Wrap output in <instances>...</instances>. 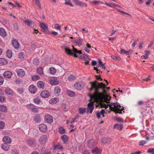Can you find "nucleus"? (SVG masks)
<instances>
[{"label":"nucleus","instance_id":"obj_59","mask_svg":"<svg viewBox=\"0 0 154 154\" xmlns=\"http://www.w3.org/2000/svg\"><path fill=\"white\" fill-rule=\"evenodd\" d=\"M5 101V99L4 97L0 96V101L2 102H4Z\"/></svg>","mask_w":154,"mask_h":154},{"label":"nucleus","instance_id":"obj_19","mask_svg":"<svg viewBox=\"0 0 154 154\" xmlns=\"http://www.w3.org/2000/svg\"><path fill=\"white\" fill-rule=\"evenodd\" d=\"M12 74V72L11 71H6L4 72L3 75L5 78L9 79L11 78Z\"/></svg>","mask_w":154,"mask_h":154},{"label":"nucleus","instance_id":"obj_63","mask_svg":"<svg viewBox=\"0 0 154 154\" xmlns=\"http://www.w3.org/2000/svg\"><path fill=\"white\" fill-rule=\"evenodd\" d=\"M46 149L45 147H43L41 149V152L42 154L46 153Z\"/></svg>","mask_w":154,"mask_h":154},{"label":"nucleus","instance_id":"obj_38","mask_svg":"<svg viewBox=\"0 0 154 154\" xmlns=\"http://www.w3.org/2000/svg\"><path fill=\"white\" fill-rule=\"evenodd\" d=\"M86 108H80L79 109V113L81 114H83L86 112Z\"/></svg>","mask_w":154,"mask_h":154},{"label":"nucleus","instance_id":"obj_61","mask_svg":"<svg viewBox=\"0 0 154 154\" xmlns=\"http://www.w3.org/2000/svg\"><path fill=\"white\" fill-rule=\"evenodd\" d=\"M54 27L56 29H58L59 30H60V28H61V27L60 26H59V24H55Z\"/></svg>","mask_w":154,"mask_h":154},{"label":"nucleus","instance_id":"obj_31","mask_svg":"<svg viewBox=\"0 0 154 154\" xmlns=\"http://www.w3.org/2000/svg\"><path fill=\"white\" fill-rule=\"evenodd\" d=\"M123 126V125L122 124H116L114 125L113 128L121 130L122 129Z\"/></svg>","mask_w":154,"mask_h":154},{"label":"nucleus","instance_id":"obj_25","mask_svg":"<svg viewBox=\"0 0 154 154\" xmlns=\"http://www.w3.org/2000/svg\"><path fill=\"white\" fill-rule=\"evenodd\" d=\"M5 92L7 94L10 95H12L14 94L13 91L9 88H7L5 89Z\"/></svg>","mask_w":154,"mask_h":154},{"label":"nucleus","instance_id":"obj_49","mask_svg":"<svg viewBox=\"0 0 154 154\" xmlns=\"http://www.w3.org/2000/svg\"><path fill=\"white\" fill-rule=\"evenodd\" d=\"M120 53L121 54H126V55H128V51H125L123 49H121L120 50Z\"/></svg>","mask_w":154,"mask_h":154},{"label":"nucleus","instance_id":"obj_24","mask_svg":"<svg viewBox=\"0 0 154 154\" xmlns=\"http://www.w3.org/2000/svg\"><path fill=\"white\" fill-rule=\"evenodd\" d=\"M0 35L2 37L4 38L6 35V32L5 29L2 28H0Z\"/></svg>","mask_w":154,"mask_h":154},{"label":"nucleus","instance_id":"obj_12","mask_svg":"<svg viewBox=\"0 0 154 154\" xmlns=\"http://www.w3.org/2000/svg\"><path fill=\"white\" fill-rule=\"evenodd\" d=\"M40 131L42 132H45L47 131V126L44 124H42L39 126Z\"/></svg>","mask_w":154,"mask_h":154},{"label":"nucleus","instance_id":"obj_3","mask_svg":"<svg viewBox=\"0 0 154 154\" xmlns=\"http://www.w3.org/2000/svg\"><path fill=\"white\" fill-rule=\"evenodd\" d=\"M110 106L111 109L115 112V114L119 113V114H122V112H124V111L123 110V107L122 108H120L121 107V106H120V104L119 103H111L109 104Z\"/></svg>","mask_w":154,"mask_h":154},{"label":"nucleus","instance_id":"obj_47","mask_svg":"<svg viewBox=\"0 0 154 154\" xmlns=\"http://www.w3.org/2000/svg\"><path fill=\"white\" fill-rule=\"evenodd\" d=\"M33 63L34 65L37 66L39 64V61L38 59H34L33 60Z\"/></svg>","mask_w":154,"mask_h":154},{"label":"nucleus","instance_id":"obj_29","mask_svg":"<svg viewBox=\"0 0 154 154\" xmlns=\"http://www.w3.org/2000/svg\"><path fill=\"white\" fill-rule=\"evenodd\" d=\"M34 121L37 123H39L41 122V118L39 115H37L34 117Z\"/></svg>","mask_w":154,"mask_h":154},{"label":"nucleus","instance_id":"obj_15","mask_svg":"<svg viewBox=\"0 0 154 154\" xmlns=\"http://www.w3.org/2000/svg\"><path fill=\"white\" fill-rule=\"evenodd\" d=\"M78 40L76 41L75 40H72V42H73L76 45L80 46L82 45V42L83 41V39L81 38L80 37L78 38Z\"/></svg>","mask_w":154,"mask_h":154},{"label":"nucleus","instance_id":"obj_64","mask_svg":"<svg viewBox=\"0 0 154 154\" xmlns=\"http://www.w3.org/2000/svg\"><path fill=\"white\" fill-rule=\"evenodd\" d=\"M111 57L115 60H117L119 59V58L118 57L114 55H112Z\"/></svg>","mask_w":154,"mask_h":154},{"label":"nucleus","instance_id":"obj_8","mask_svg":"<svg viewBox=\"0 0 154 154\" xmlns=\"http://www.w3.org/2000/svg\"><path fill=\"white\" fill-rule=\"evenodd\" d=\"M44 119L45 122L48 124H51L53 122L52 117L50 115H45Z\"/></svg>","mask_w":154,"mask_h":154},{"label":"nucleus","instance_id":"obj_36","mask_svg":"<svg viewBox=\"0 0 154 154\" xmlns=\"http://www.w3.org/2000/svg\"><path fill=\"white\" fill-rule=\"evenodd\" d=\"M16 91L19 94H22L24 93V89L22 88H17Z\"/></svg>","mask_w":154,"mask_h":154},{"label":"nucleus","instance_id":"obj_1","mask_svg":"<svg viewBox=\"0 0 154 154\" xmlns=\"http://www.w3.org/2000/svg\"><path fill=\"white\" fill-rule=\"evenodd\" d=\"M63 49L67 54L73 55L76 57H79L80 59L85 61L86 65L88 64L91 58L87 54H83L82 55H81L82 54L81 51H78L76 49L74 48H73L72 50H71L68 47L66 46H64Z\"/></svg>","mask_w":154,"mask_h":154},{"label":"nucleus","instance_id":"obj_44","mask_svg":"<svg viewBox=\"0 0 154 154\" xmlns=\"http://www.w3.org/2000/svg\"><path fill=\"white\" fill-rule=\"evenodd\" d=\"M27 142L29 145L32 146L34 144L35 141L33 139H29L27 140Z\"/></svg>","mask_w":154,"mask_h":154},{"label":"nucleus","instance_id":"obj_23","mask_svg":"<svg viewBox=\"0 0 154 154\" xmlns=\"http://www.w3.org/2000/svg\"><path fill=\"white\" fill-rule=\"evenodd\" d=\"M8 143H3L2 145V147L4 150L7 151L9 149L10 146Z\"/></svg>","mask_w":154,"mask_h":154},{"label":"nucleus","instance_id":"obj_33","mask_svg":"<svg viewBox=\"0 0 154 154\" xmlns=\"http://www.w3.org/2000/svg\"><path fill=\"white\" fill-rule=\"evenodd\" d=\"M66 93L68 95L71 97H73L75 95V94L74 92L69 90H67L66 91Z\"/></svg>","mask_w":154,"mask_h":154},{"label":"nucleus","instance_id":"obj_30","mask_svg":"<svg viewBox=\"0 0 154 154\" xmlns=\"http://www.w3.org/2000/svg\"><path fill=\"white\" fill-rule=\"evenodd\" d=\"M61 139L64 144H66L68 139V137L66 135H63L61 136Z\"/></svg>","mask_w":154,"mask_h":154},{"label":"nucleus","instance_id":"obj_39","mask_svg":"<svg viewBox=\"0 0 154 154\" xmlns=\"http://www.w3.org/2000/svg\"><path fill=\"white\" fill-rule=\"evenodd\" d=\"M6 55L9 58L12 57V51L10 50H8L6 52Z\"/></svg>","mask_w":154,"mask_h":154},{"label":"nucleus","instance_id":"obj_43","mask_svg":"<svg viewBox=\"0 0 154 154\" xmlns=\"http://www.w3.org/2000/svg\"><path fill=\"white\" fill-rule=\"evenodd\" d=\"M50 73L52 75L55 74L56 72V69L53 67H51L50 68Z\"/></svg>","mask_w":154,"mask_h":154},{"label":"nucleus","instance_id":"obj_42","mask_svg":"<svg viewBox=\"0 0 154 154\" xmlns=\"http://www.w3.org/2000/svg\"><path fill=\"white\" fill-rule=\"evenodd\" d=\"M91 4L93 5H97L100 4H103V2L100 1H93L91 2Z\"/></svg>","mask_w":154,"mask_h":154},{"label":"nucleus","instance_id":"obj_34","mask_svg":"<svg viewBox=\"0 0 154 154\" xmlns=\"http://www.w3.org/2000/svg\"><path fill=\"white\" fill-rule=\"evenodd\" d=\"M33 1L39 9H42L41 5L39 0H33Z\"/></svg>","mask_w":154,"mask_h":154},{"label":"nucleus","instance_id":"obj_6","mask_svg":"<svg viewBox=\"0 0 154 154\" xmlns=\"http://www.w3.org/2000/svg\"><path fill=\"white\" fill-rule=\"evenodd\" d=\"M26 106L28 108L31 109L34 112L37 113L38 112V107L33 104H28Z\"/></svg>","mask_w":154,"mask_h":154},{"label":"nucleus","instance_id":"obj_55","mask_svg":"<svg viewBox=\"0 0 154 154\" xmlns=\"http://www.w3.org/2000/svg\"><path fill=\"white\" fill-rule=\"evenodd\" d=\"M147 151L149 153H151L152 154H154V148H149L147 150Z\"/></svg>","mask_w":154,"mask_h":154},{"label":"nucleus","instance_id":"obj_9","mask_svg":"<svg viewBox=\"0 0 154 154\" xmlns=\"http://www.w3.org/2000/svg\"><path fill=\"white\" fill-rule=\"evenodd\" d=\"M40 25L41 29L44 32L46 33L48 32V26L47 24L44 23H41Z\"/></svg>","mask_w":154,"mask_h":154},{"label":"nucleus","instance_id":"obj_4","mask_svg":"<svg viewBox=\"0 0 154 154\" xmlns=\"http://www.w3.org/2000/svg\"><path fill=\"white\" fill-rule=\"evenodd\" d=\"M84 83L81 81L76 82L74 85L75 88L77 90H80L85 87Z\"/></svg>","mask_w":154,"mask_h":154},{"label":"nucleus","instance_id":"obj_40","mask_svg":"<svg viewBox=\"0 0 154 154\" xmlns=\"http://www.w3.org/2000/svg\"><path fill=\"white\" fill-rule=\"evenodd\" d=\"M24 23L29 26L32 24L33 23V22L32 21H30L29 20H26L24 21Z\"/></svg>","mask_w":154,"mask_h":154},{"label":"nucleus","instance_id":"obj_27","mask_svg":"<svg viewBox=\"0 0 154 154\" xmlns=\"http://www.w3.org/2000/svg\"><path fill=\"white\" fill-rule=\"evenodd\" d=\"M92 153L94 154H100L101 152V150L97 147H95L92 150Z\"/></svg>","mask_w":154,"mask_h":154},{"label":"nucleus","instance_id":"obj_28","mask_svg":"<svg viewBox=\"0 0 154 154\" xmlns=\"http://www.w3.org/2000/svg\"><path fill=\"white\" fill-rule=\"evenodd\" d=\"M0 111L4 112H7V108L6 106L3 105H0Z\"/></svg>","mask_w":154,"mask_h":154},{"label":"nucleus","instance_id":"obj_21","mask_svg":"<svg viewBox=\"0 0 154 154\" xmlns=\"http://www.w3.org/2000/svg\"><path fill=\"white\" fill-rule=\"evenodd\" d=\"M17 75L20 77L24 76L25 75V73L24 70L22 69H18L17 71Z\"/></svg>","mask_w":154,"mask_h":154},{"label":"nucleus","instance_id":"obj_20","mask_svg":"<svg viewBox=\"0 0 154 154\" xmlns=\"http://www.w3.org/2000/svg\"><path fill=\"white\" fill-rule=\"evenodd\" d=\"M50 83L52 85H55L58 84V82L55 78H51L50 80Z\"/></svg>","mask_w":154,"mask_h":154},{"label":"nucleus","instance_id":"obj_58","mask_svg":"<svg viewBox=\"0 0 154 154\" xmlns=\"http://www.w3.org/2000/svg\"><path fill=\"white\" fill-rule=\"evenodd\" d=\"M146 143V141L145 140H142L140 141L139 142V144L140 146H143L144 144Z\"/></svg>","mask_w":154,"mask_h":154},{"label":"nucleus","instance_id":"obj_57","mask_svg":"<svg viewBox=\"0 0 154 154\" xmlns=\"http://www.w3.org/2000/svg\"><path fill=\"white\" fill-rule=\"evenodd\" d=\"M4 81L3 77L0 75V85H2L3 84Z\"/></svg>","mask_w":154,"mask_h":154},{"label":"nucleus","instance_id":"obj_45","mask_svg":"<svg viewBox=\"0 0 154 154\" xmlns=\"http://www.w3.org/2000/svg\"><path fill=\"white\" fill-rule=\"evenodd\" d=\"M37 71L39 75H42L43 74V70L42 67L37 69Z\"/></svg>","mask_w":154,"mask_h":154},{"label":"nucleus","instance_id":"obj_46","mask_svg":"<svg viewBox=\"0 0 154 154\" xmlns=\"http://www.w3.org/2000/svg\"><path fill=\"white\" fill-rule=\"evenodd\" d=\"M76 79V77L73 75H70L68 78V79L69 81H72L75 79Z\"/></svg>","mask_w":154,"mask_h":154},{"label":"nucleus","instance_id":"obj_50","mask_svg":"<svg viewBox=\"0 0 154 154\" xmlns=\"http://www.w3.org/2000/svg\"><path fill=\"white\" fill-rule=\"evenodd\" d=\"M54 148L57 149H63V146L61 145H56L54 146Z\"/></svg>","mask_w":154,"mask_h":154},{"label":"nucleus","instance_id":"obj_60","mask_svg":"<svg viewBox=\"0 0 154 154\" xmlns=\"http://www.w3.org/2000/svg\"><path fill=\"white\" fill-rule=\"evenodd\" d=\"M12 154H19V152L16 149L13 150L12 151Z\"/></svg>","mask_w":154,"mask_h":154},{"label":"nucleus","instance_id":"obj_54","mask_svg":"<svg viewBox=\"0 0 154 154\" xmlns=\"http://www.w3.org/2000/svg\"><path fill=\"white\" fill-rule=\"evenodd\" d=\"M6 118L5 116L3 113H0V120H3Z\"/></svg>","mask_w":154,"mask_h":154},{"label":"nucleus","instance_id":"obj_35","mask_svg":"<svg viewBox=\"0 0 154 154\" xmlns=\"http://www.w3.org/2000/svg\"><path fill=\"white\" fill-rule=\"evenodd\" d=\"M94 141L93 139H90L88 142V146L89 147H91L93 146L94 145Z\"/></svg>","mask_w":154,"mask_h":154},{"label":"nucleus","instance_id":"obj_13","mask_svg":"<svg viewBox=\"0 0 154 154\" xmlns=\"http://www.w3.org/2000/svg\"><path fill=\"white\" fill-rule=\"evenodd\" d=\"M47 139V136L46 135H43L40 137L39 140V142L41 144H44L45 143Z\"/></svg>","mask_w":154,"mask_h":154},{"label":"nucleus","instance_id":"obj_53","mask_svg":"<svg viewBox=\"0 0 154 154\" xmlns=\"http://www.w3.org/2000/svg\"><path fill=\"white\" fill-rule=\"evenodd\" d=\"M59 132L61 134H64L65 131L64 129V128L63 127H60L59 129Z\"/></svg>","mask_w":154,"mask_h":154},{"label":"nucleus","instance_id":"obj_11","mask_svg":"<svg viewBox=\"0 0 154 154\" xmlns=\"http://www.w3.org/2000/svg\"><path fill=\"white\" fill-rule=\"evenodd\" d=\"M61 91V89L60 87L58 86H56L54 91V94L56 96H59L60 94Z\"/></svg>","mask_w":154,"mask_h":154},{"label":"nucleus","instance_id":"obj_26","mask_svg":"<svg viewBox=\"0 0 154 154\" xmlns=\"http://www.w3.org/2000/svg\"><path fill=\"white\" fill-rule=\"evenodd\" d=\"M105 113V110L103 109H102L100 111H98L97 112V116L98 119H100V116L103 115Z\"/></svg>","mask_w":154,"mask_h":154},{"label":"nucleus","instance_id":"obj_16","mask_svg":"<svg viewBox=\"0 0 154 154\" xmlns=\"http://www.w3.org/2000/svg\"><path fill=\"white\" fill-rule=\"evenodd\" d=\"M2 140L4 143L10 144L11 143V138L8 136H5L2 139Z\"/></svg>","mask_w":154,"mask_h":154},{"label":"nucleus","instance_id":"obj_62","mask_svg":"<svg viewBox=\"0 0 154 154\" xmlns=\"http://www.w3.org/2000/svg\"><path fill=\"white\" fill-rule=\"evenodd\" d=\"M13 26L14 29L17 30L18 29V25L17 23H14L13 25Z\"/></svg>","mask_w":154,"mask_h":154},{"label":"nucleus","instance_id":"obj_7","mask_svg":"<svg viewBox=\"0 0 154 154\" xmlns=\"http://www.w3.org/2000/svg\"><path fill=\"white\" fill-rule=\"evenodd\" d=\"M73 2L76 5L79 6L81 7H86L87 4L79 0H72Z\"/></svg>","mask_w":154,"mask_h":154},{"label":"nucleus","instance_id":"obj_48","mask_svg":"<svg viewBox=\"0 0 154 154\" xmlns=\"http://www.w3.org/2000/svg\"><path fill=\"white\" fill-rule=\"evenodd\" d=\"M5 126V123L2 121H0V129H3L4 128Z\"/></svg>","mask_w":154,"mask_h":154},{"label":"nucleus","instance_id":"obj_41","mask_svg":"<svg viewBox=\"0 0 154 154\" xmlns=\"http://www.w3.org/2000/svg\"><path fill=\"white\" fill-rule=\"evenodd\" d=\"M33 101L35 103L37 104H39L41 102V100L38 97H36L34 99Z\"/></svg>","mask_w":154,"mask_h":154},{"label":"nucleus","instance_id":"obj_18","mask_svg":"<svg viewBox=\"0 0 154 154\" xmlns=\"http://www.w3.org/2000/svg\"><path fill=\"white\" fill-rule=\"evenodd\" d=\"M40 96L44 98H48L50 96V93L47 91H44L41 93Z\"/></svg>","mask_w":154,"mask_h":154},{"label":"nucleus","instance_id":"obj_2","mask_svg":"<svg viewBox=\"0 0 154 154\" xmlns=\"http://www.w3.org/2000/svg\"><path fill=\"white\" fill-rule=\"evenodd\" d=\"M91 91L94 90V93L90 95V98L91 100L94 102L97 99L100 97L101 94L98 92L99 89L101 88L103 90L105 88L107 89H109V87H106L104 84L102 82L98 83L97 81H95L94 82H91Z\"/></svg>","mask_w":154,"mask_h":154},{"label":"nucleus","instance_id":"obj_52","mask_svg":"<svg viewBox=\"0 0 154 154\" xmlns=\"http://www.w3.org/2000/svg\"><path fill=\"white\" fill-rule=\"evenodd\" d=\"M64 4L66 5H69L71 7H73V5L71 3L70 0H68L67 1H66L64 3Z\"/></svg>","mask_w":154,"mask_h":154},{"label":"nucleus","instance_id":"obj_22","mask_svg":"<svg viewBox=\"0 0 154 154\" xmlns=\"http://www.w3.org/2000/svg\"><path fill=\"white\" fill-rule=\"evenodd\" d=\"M59 101V98L57 97H55L51 99L49 101V103L51 104H56Z\"/></svg>","mask_w":154,"mask_h":154},{"label":"nucleus","instance_id":"obj_10","mask_svg":"<svg viewBox=\"0 0 154 154\" xmlns=\"http://www.w3.org/2000/svg\"><path fill=\"white\" fill-rule=\"evenodd\" d=\"M28 89L30 92L32 94H34L37 91V89L36 87L33 85H30Z\"/></svg>","mask_w":154,"mask_h":154},{"label":"nucleus","instance_id":"obj_56","mask_svg":"<svg viewBox=\"0 0 154 154\" xmlns=\"http://www.w3.org/2000/svg\"><path fill=\"white\" fill-rule=\"evenodd\" d=\"M15 82L17 84L20 85L22 84V81L21 80L17 79L15 80Z\"/></svg>","mask_w":154,"mask_h":154},{"label":"nucleus","instance_id":"obj_51","mask_svg":"<svg viewBox=\"0 0 154 154\" xmlns=\"http://www.w3.org/2000/svg\"><path fill=\"white\" fill-rule=\"evenodd\" d=\"M40 77L38 75H35L32 77V80L33 81H35L36 80H38L39 79Z\"/></svg>","mask_w":154,"mask_h":154},{"label":"nucleus","instance_id":"obj_17","mask_svg":"<svg viewBox=\"0 0 154 154\" xmlns=\"http://www.w3.org/2000/svg\"><path fill=\"white\" fill-rule=\"evenodd\" d=\"M12 45L14 48L16 49H18L19 48V44L17 40L13 39L12 42Z\"/></svg>","mask_w":154,"mask_h":154},{"label":"nucleus","instance_id":"obj_5","mask_svg":"<svg viewBox=\"0 0 154 154\" xmlns=\"http://www.w3.org/2000/svg\"><path fill=\"white\" fill-rule=\"evenodd\" d=\"M94 108L93 104L92 103H89L87 105V107L86 110V113H91Z\"/></svg>","mask_w":154,"mask_h":154},{"label":"nucleus","instance_id":"obj_32","mask_svg":"<svg viewBox=\"0 0 154 154\" xmlns=\"http://www.w3.org/2000/svg\"><path fill=\"white\" fill-rule=\"evenodd\" d=\"M37 86L39 88H44V83L41 81H39L37 83Z\"/></svg>","mask_w":154,"mask_h":154},{"label":"nucleus","instance_id":"obj_37","mask_svg":"<svg viewBox=\"0 0 154 154\" xmlns=\"http://www.w3.org/2000/svg\"><path fill=\"white\" fill-rule=\"evenodd\" d=\"M7 63L8 62L6 60L2 58H0V64L2 65H6Z\"/></svg>","mask_w":154,"mask_h":154},{"label":"nucleus","instance_id":"obj_14","mask_svg":"<svg viewBox=\"0 0 154 154\" xmlns=\"http://www.w3.org/2000/svg\"><path fill=\"white\" fill-rule=\"evenodd\" d=\"M112 140L110 138L103 137L101 140L102 143L103 144L106 143H110Z\"/></svg>","mask_w":154,"mask_h":154}]
</instances>
